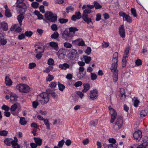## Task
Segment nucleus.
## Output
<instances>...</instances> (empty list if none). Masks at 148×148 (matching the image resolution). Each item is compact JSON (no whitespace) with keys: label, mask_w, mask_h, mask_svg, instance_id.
I'll return each instance as SVG.
<instances>
[{"label":"nucleus","mask_w":148,"mask_h":148,"mask_svg":"<svg viewBox=\"0 0 148 148\" xmlns=\"http://www.w3.org/2000/svg\"><path fill=\"white\" fill-rule=\"evenodd\" d=\"M46 92L48 94H51L53 97L55 98L58 97V95L56 94L55 92L50 89H47L46 90Z\"/></svg>","instance_id":"nucleus-18"},{"label":"nucleus","mask_w":148,"mask_h":148,"mask_svg":"<svg viewBox=\"0 0 148 148\" xmlns=\"http://www.w3.org/2000/svg\"><path fill=\"white\" fill-rule=\"evenodd\" d=\"M64 143V141L63 139H62L59 142L58 145L59 147H63Z\"/></svg>","instance_id":"nucleus-55"},{"label":"nucleus","mask_w":148,"mask_h":148,"mask_svg":"<svg viewBox=\"0 0 148 148\" xmlns=\"http://www.w3.org/2000/svg\"><path fill=\"white\" fill-rule=\"evenodd\" d=\"M86 72H78L77 74V77L79 79H80L83 78L85 75Z\"/></svg>","instance_id":"nucleus-21"},{"label":"nucleus","mask_w":148,"mask_h":148,"mask_svg":"<svg viewBox=\"0 0 148 148\" xmlns=\"http://www.w3.org/2000/svg\"><path fill=\"white\" fill-rule=\"evenodd\" d=\"M66 12L68 13L73 11L74 10V8L72 6H68L66 8Z\"/></svg>","instance_id":"nucleus-37"},{"label":"nucleus","mask_w":148,"mask_h":148,"mask_svg":"<svg viewBox=\"0 0 148 148\" xmlns=\"http://www.w3.org/2000/svg\"><path fill=\"white\" fill-rule=\"evenodd\" d=\"M148 145V143L147 141H146L139 145L137 148H146Z\"/></svg>","instance_id":"nucleus-31"},{"label":"nucleus","mask_w":148,"mask_h":148,"mask_svg":"<svg viewBox=\"0 0 148 148\" xmlns=\"http://www.w3.org/2000/svg\"><path fill=\"white\" fill-rule=\"evenodd\" d=\"M39 4L36 2H33L31 4V5L34 8H36L38 7Z\"/></svg>","instance_id":"nucleus-46"},{"label":"nucleus","mask_w":148,"mask_h":148,"mask_svg":"<svg viewBox=\"0 0 148 148\" xmlns=\"http://www.w3.org/2000/svg\"><path fill=\"white\" fill-rule=\"evenodd\" d=\"M35 15L37 16L38 19H42L43 18V16L40 14L39 11L35 10L34 12Z\"/></svg>","instance_id":"nucleus-28"},{"label":"nucleus","mask_w":148,"mask_h":148,"mask_svg":"<svg viewBox=\"0 0 148 148\" xmlns=\"http://www.w3.org/2000/svg\"><path fill=\"white\" fill-rule=\"evenodd\" d=\"M83 59L84 60L86 64H88L90 62L91 60V58L90 56H84Z\"/></svg>","instance_id":"nucleus-29"},{"label":"nucleus","mask_w":148,"mask_h":148,"mask_svg":"<svg viewBox=\"0 0 148 148\" xmlns=\"http://www.w3.org/2000/svg\"><path fill=\"white\" fill-rule=\"evenodd\" d=\"M2 109L5 111H8L10 110V107L5 105H3L1 107Z\"/></svg>","instance_id":"nucleus-61"},{"label":"nucleus","mask_w":148,"mask_h":148,"mask_svg":"<svg viewBox=\"0 0 148 148\" xmlns=\"http://www.w3.org/2000/svg\"><path fill=\"white\" fill-rule=\"evenodd\" d=\"M1 27L5 30H7L8 29V26L7 23L3 22L1 23Z\"/></svg>","instance_id":"nucleus-34"},{"label":"nucleus","mask_w":148,"mask_h":148,"mask_svg":"<svg viewBox=\"0 0 148 148\" xmlns=\"http://www.w3.org/2000/svg\"><path fill=\"white\" fill-rule=\"evenodd\" d=\"M118 54L117 52H115L113 55L112 58V62H118Z\"/></svg>","instance_id":"nucleus-30"},{"label":"nucleus","mask_w":148,"mask_h":148,"mask_svg":"<svg viewBox=\"0 0 148 148\" xmlns=\"http://www.w3.org/2000/svg\"><path fill=\"white\" fill-rule=\"evenodd\" d=\"M82 17L81 14L79 12H76L75 14L73 15L71 18V19L72 21H76L77 19H79Z\"/></svg>","instance_id":"nucleus-13"},{"label":"nucleus","mask_w":148,"mask_h":148,"mask_svg":"<svg viewBox=\"0 0 148 148\" xmlns=\"http://www.w3.org/2000/svg\"><path fill=\"white\" fill-rule=\"evenodd\" d=\"M91 79L94 80L96 79L97 78V75L96 74L93 73H91Z\"/></svg>","instance_id":"nucleus-56"},{"label":"nucleus","mask_w":148,"mask_h":148,"mask_svg":"<svg viewBox=\"0 0 148 148\" xmlns=\"http://www.w3.org/2000/svg\"><path fill=\"white\" fill-rule=\"evenodd\" d=\"M37 99L42 105L47 103L49 101L48 94L46 92L41 93L38 96Z\"/></svg>","instance_id":"nucleus-3"},{"label":"nucleus","mask_w":148,"mask_h":148,"mask_svg":"<svg viewBox=\"0 0 148 148\" xmlns=\"http://www.w3.org/2000/svg\"><path fill=\"white\" fill-rule=\"evenodd\" d=\"M17 139L16 138V141L13 142L12 147V148H20V145L17 143Z\"/></svg>","instance_id":"nucleus-35"},{"label":"nucleus","mask_w":148,"mask_h":148,"mask_svg":"<svg viewBox=\"0 0 148 148\" xmlns=\"http://www.w3.org/2000/svg\"><path fill=\"white\" fill-rule=\"evenodd\" d=\"M98 120H95L91 121L90 122V125L93 126H95L98 123Z\"/></svg>","instance_id":"nucleus-44"},{"label":"nucleus","mask_w":148,"mask_h":148,"mask_svg":"<svg viewBox=\"0 0 148 148\" xmlns=\"http://www.w3.org/2000/svg\"><path fill=\"white\" fill-rule=\"evenodd\" d=\"M8 134V132L6 130H1L0 131V135L4 136H6Z\"/></svg>","instance_id":"nucleus-47"},{"label":"nucleus","mask_w":148,"mask_h":148,"mask_svg":"<svg viewBox=\"0 0 148 148\" xmlns=\"http://www.w3.org/2000/svg\"><path fill=\"white\" fill-rule=\"evenodd\" d=\"M19 123L21 125H25L27 123V121L25 120L24 117H21L20 118Z\"/></svg>","instance_id":"nucleus-39"},{"label":"nucleus","mask_w":148,"mask_h":148,"mask_svg":"<svg viewBox=\"0 0 148 148\" xmlns=\"http://www.w3.org/2000/svg\"><path fill=\"white\" fill-rule=\"evenodd\" d=\"M49 45L50 47L53 48L56 51H57L59 49L58 44L57 42H51L49 43Z\"/></svg>","instance_id":"nucleus-16"},{"label":"nucleus","mask_w":148,"mask_h":148,"mask_svg":"<svg viewBox=\"0 0 148 148\" xmlns=\"http://www.w3.org/2000/svg\"><path fill=\"white\" fill-rule=\"evenodd\" d=\"M54 61L52 59L50 58L49 59L47 62V64L49 65H53L54 64Z\"/></svg>","instance_id":"nucleus-49"},{"label":"nucleus","mask_w":148,"mask_h":148,"mask_svg":"<svg viewBox=\"0 0 148 148\" xmlns=\"http://www.w3.org/2000/svg\"><path fill=\"white\" fill-rule=\"evenodd\" d=\"M73 36V34L72 33L66 30H65L63 32L62 36V38L66 40H70Z\"/></svg>","instance_id":"nucleus-9"},{"label":"nucleus","mask_w":148,"mask_h":148,"mask_svg":"<svg viewBox=\"0 0 148 148\" xmlns=\"http://www.w3.org/2000/svg\"><path fill=\"white\" fill-rule=\"evenodd\" d=\"M59 67L62 69L65 70L66 69L69 68V66L68 64L65 63L63 64H60L59 66Z\"/></svg>","instance_id":"nucleus-27"},{"label":"nucleus","mask_w":148,"mask_h":148,"mask_svg":"<svg viewBox=\"0 0 148 148\" xmlns=\"http://www.w3.org/2000/svg\"><path fill=\"white\" fill-rule=\"evenodd\" d=\"M110 110V113L111 116L110 122L113 123L116 121L115 123V125L118 126V129L121 128L122 126L123 120L122 118L120 116L117 115V114L115 110L112 108L108 107Z\"/></svg>","instance_id":"nucleus-1"},{"label":"nucleus","mask_w":148,"mask_h":148,"mask_svg":"<svg viewBox=\"0 0 148 148\" xmlns=\"http://www.w3.org/2000/svg\"><path fill=\"white\" fill-rule=\"evenodd\" d=\"M33 33L30 31H26L25 32V35L27 37H30L32 35Z\"/></svg>","instance_id":"nucleus-58"},{"label":"nucleus","mask_w":148,"mask_h":148,"mask_svg":"<svg viewBox=\"0 0 148 148\" xmlns=\"http://www.w3.org/2000/svg\"><path fill=\"white\" fill-rule=\"evenodd\" d=\"M117 62H113L110 67V69L113 73L112 77L113 81L114 82H116L118 80V71L117 69Z\"/></svg>","instance_id":"nucleus-4"},{"label":"nucleus","mask_w":148,"mask_h":148,"mask_svg":"<svg viewBox=\"0 0 148 148\" xmlns=\"http://www.w3.org/2000/svg\"><path fill=\"white\" fill-rule=\"evenodd\" d=\"M91 51V48L89 47H88L86 49L85 51V52L88 55H89Z\"/></svg>","instance_id":"nucleus-57"},{"label":"nucleus","mask_w":148,"mask_h":148,"mask_svg":"<svg viewBox=\"0 0 148 148\" xmlns=\"http://www.w3.org/2000/svg\"><path fill=\"white\" fill-rule=\"evenodd\" d=\"M53 69V67L49 66L46 69L44 70L43 71L44 72L48 73L50 71V69Z\"/></svg>","instance_id":"nucleus-63"},{"label":"nucleus","mask_w":148,"mask_h":148,"mask_svg":"<svg viewBox=\"0 0 148 148\" xmlns=\"http://www.w3.org/2000/svg\"><path fill=\"white\" fill-rule=\"evenodd\" d=\"M83 85L84 88L82 90V92H86L90 89V85L88 83L84 84Z\"/></svg>","instance_id":"nucleus-20"},{"label":"nucleus","mask_w":148,"mask_h":148,"mask_svg":"<svg viewBox=\"0 0 148 148\" xmlns=\"http://www.w3.org/2000/svg\"><path fill=\"white\" fill-rule=\"evenodd\" d=\"M80 41L79 42V43L78 44V45L79 46H85V45L84 42L83 41V40L81 39V40H80Z\"/></svg>","instance_id":"nucleus-62"},{"label":"nucleus","mask_w":148,"mask_h":148,"mask_svg":"<svg viewBox=\"0 0 148 148\" xmlns=\"http://www.w3.org/2000/svg\"><path fill=\"white\" fill-rule=\"evenodd\" d=\"M16 10L20 14H24L27 10V6L25 3L21 4H17L16 5Z\"/></svg>","instance_id":"nucleus-5"},{"label":"nucleus","mask_w":148,"mask_h":148,"mask_svg":"<svg viewBox=\"0 0 148 148\" xmlns=\"http://www.w3.org/2000/svg\"><path fill=\"white\" fill-rule=\"evenodd\" d=\"M68 56L70 60H74L78 57L77 50L73 49H71L69 53Z\"/></svg>","instance_id":"nucleus-8"},{"label":"nucleus","mask_w":148,"mask_h":148,"mask_svg":"<svg viewBox=\"0 0 148 148\" xmlns=\"http://www.w3.org/2000/svg\"><path fill=\"white\" fill-rule=\"evenodd\" d=\"M82 84V82L81 81H79L75 82L74 84V86L76 87H77L81 86Z\"/></svg>","instance_id":"nucleus-50"},{"label":"nucleus","mask_w":148,"mask_h":148,"mask_svg":"<svg viewBox=\"0 0 148 148\" xmlns=\"http://www.w3.org/2000/svg\"><path fill=\"white\" fill-rule=\"evenodd\" d=\"M7 43V40L5 38L3 35L1 33H0V45H4Z\"/></svg>","instance_id":"nucleus-15"},{"label":"nucleus","mask_w":148,"mask_h":148,"mask_svg":"<svg viewBox=\"0 0 148 148\" xmlns=\"http://www.w3.org/2000/svg\"><path fill=\"white\" fill-rule=\"evenodd\" d=\"M58 85L59 90L61 91H62L65 88L64 85L63 84H60L59 82L58 83Z\"/></svg>","instance_id":"nucleus-45"},{"label":"nucleus","mask_w":148,"mask_h":148,"mask_svg":"<svg viewBox=\"0 0 148 148\" xmlns=\"http://www.w3.org/2000/svg\"><path fill=\"white\" fill-rule=\"evenodd\" d=\"M59 34L57 32H55L51 36V37L52 38L56 39L58 37Z\"/></svg>","instance_id":"nucleus-43"},{"label":"nucleus","mask_w":148,"mask_h":148,"mask_svg":"<svg viewBox=\"0 0 148 148\" xmlns=\"http://www.w3.org/2000/svg\"><path fill=\"white\" fill-rule=\"evenodd\" d=\"M148 113V109L142 110L140 113V115L141 117H144Z\"/></svg>","instance_id":"nucleus-26"},{"label":"nucleus","mask_w":148,"mask_h":148,"mask_svg":"<svg viewBox=\"0 0 148 148\" xmlns=\"http://www.w3.org/2000/svg\"><path fill=\"white\" fill-rule=\"evenodd\" d=\"M98 92L96 89H94L90 91V97L92 100L95 99L98 96Z\"/></svg>","instance_id":"nucleus-10"},{"label":"nucleus","mask_w":148,"mask_h":148,"mask_svg":"<svg viewBox=\"0 0 148 148\" xmlns=\"http://www.w3.org/2000/svg\"><path fill=\"white\" fill-rule=\"evenodd\" d=\"M67 51V50L65 49L61 48L60 49L58 52V54H62L65 55Z\"/></svg>","instance_id":"nucleus-36"},{"label":"nucleus","mask_w":148,"mask_h":148,"mask_svg":"<svg viewBox=\"0 0 148 148\" xmlns=\"http://www.w3.org/2000/svg\"><path fill=\"white\" fill-rule=\"evenodd\" d=\"M23 15L24 14H20L17 16V20L21 26L22 24V22L24 18V16Z\"/></svg>","instance_id":"nucleus-17"},{"label":"nucleus","mask_w":148,"mask_h":148,"mask_svg":"<svg viewBox=\"0 0 148 148\" xmlns=\"http://www.w3.org/2000/svg\"><path fill=\"white\" fill-rule=\"evenodd\" d=\"M5 15L8 17H10L12 16V14L11 13L10 10H5Z\"/></svg>","instance_id":"nucleus-42"},{"label":"nucleus","mask_w":148,"mask_h":148,"mask_svg":"<svg viewBox=\"0 0 148 148\" xmlns=\"http://www.w3.org/2000/svg\"><path fill=\"white\" fill-rule=\"evenodd\" d=\"M16 137H14V140L11 138H7L4 140L5 143L8 146H10L11 144L12 145L13 143L16 140Z\"/></svg>","instance_id":"nucleus-14"},{"label":"nucleus","mask_w":148,"mask_h":148,"mask_svg":"<svg viewBox=\"0 0 148 148\" xmlns=\"http://www.w3.org/2000/svg\"><path fill=\"white\" fill-rule=\"evenodd\" d=\"M34 140L37 145L40 146L41 145L42 142V139L39 138H34Z\"/></svg>","instance_id":"nucleus-32"},{"label":"nucleus","mask_w":148,"mask_h":148,"mask_svg":"<svg viewBox=\"0 0 148 148\" xmlns=\"http://www.w3.org/2000/svg\"><path fill=\"white\" fill-rule=\"evenodd\" d=\"M94 5L96 9L100 8L101 7V6L96 1H94Z\"/></svg>","instance_id":"nucleus-51"},{"label":"nucleus","mask_w":148,"mask_h":148,"mask_svg":"<svg viewBox=\"0 0 148 148\" xmlns=\"http://www.w3.org/2000/svg\"><path fill=\"white\" fill-rule=\"evenodd\" d=\"M29 68L30 69H32L36 66V64L35 63H29Z\"/></svg>","instance_id":"nucleus-64"},{"label":"nucleus","mask_w":148,"mask_h":148,"mask_svg":"<svg viewBox=\"0 0 148 148\" xmlns=\"http://www.w3.org/2000/svg\"><path fill=\"white\" fill-rule=\"evenodd\" d=\"M35 50L37 53H42L44 51V49L42 47L38 45H36L35 46Z\"/></svg>","instance_id":"nucleus-19"},{"label":"nucleus","mask_w":148,"mask_h":148,"mask_svg":"<svg viewBox=\"0 0 148 148\" xmlns=\"http://www.w3.org/2000/svg\"><path fill=\"white\" fill-rule=\"evenodd\" d=\"M119 32L121 37L123 38H124L125 37V33L123 25H121L119 27Z\"/></svg>","instance_id":"nucleus-12"},{"label":"nucleus","mask_w":148,"mask_h":148,"mask_svg":"<svg viewBox=\"0 0 148 148\" xmlns=\"http://www.w3.org/2000/svg\"><path fill=\"white\" fill-rule=\"evenodd\" d=\"M133 137L137 141H139L142 137V132L140 130H138L135 132L133 134Z\"/></svg>","instance_id":"nucleus-11"},{"label":"nucleus","mask_w":148,"mask_h":148,"mask_svg":"<svg viewBox=\"0 0 148 148\" xmlns=\"http://www.w3.org/2000/svg\"><path fill=\"white\" fill-rule=\"evenodd\" d=\"M61 23H64L67 22L68 20L67 19L60 18L58 20Z\"/></svg>","instance_id":"nucleus-52"},{"label":"nucleus","mask_w":148,"mask_h":148,"mask_svg":"<svg viewBox=\"0 0 148 148\" xmlns=\"http://www.w3.org/2000/svg\"><path fill=\"white\" fill-rule=\"evenodd\" d=\"M16 88L21 92L26 93L30 90L29 86L23 84H20L16 86Z\"/></svg>","instance_id":"nucleus-6"},{"label":"nucleus","mask_w":148,"mask_h":148,"mask_svg":"<svg viewBox=\"0 0 148 148\" xmlns=\"http://www.w3.org/2000/svg\"><path fill=\"white\" fill-rule=\"evenodd\" d=\"M123 18V20L126 21L128 23H131L132 21V19L128 15L126 14L124 16Z\"/></svg>","instance_id":"nucleus-22"},{"label":"nucleus","mask_w":148,"mask_h":148,"mask_svg":"<svg viewBox=\"0 0 148 148\" xmlns=\"http://www.w3.org/2000/svg\"><path fill=\"white\" fill-rule=\"evenodd\" d=\"M18 106L16 103L13 105L11 107L10 110L11 113L12 112L14 111L17 108Z\"/></svg>","instance_id":"nucleus-40"},{"label":"nucleus","mask_w":148,"mask_h":148,"mask_svg":"<svg viewBox=\"0 0 148 148\" xmlns=\"http://www.w3.org/2000/svg\"><path fill=\"white\" fill-rule=\"evenodd\" d=\"M94 6L93 5H84L82 7L83 10H84L82 14V18L83 20L86 22L87 24L92 26L93 23L91 19L88 18V14H90L92 12L91 9L93 8Z\"/></svg>","instance_id":"nucleus-2"},{"label":"nucleus","mask_w":148,"mask_h":148,"mask_svg":"<svg viewBox=\"0 0 148 148\" xmlns=\"http://www.w3.org/2000/svg\"><path fill=\"white\" fill-rule=\"evenodd\" d=\"M109 46L108 43L104 41H103V43L102 45V47L103 48H106Z\"/></svg>","instance_id":"nucleus-60"},{"label":"nucleus","mask_w":148,"mask_h":148,"mask_svg":"<svg viewBox=\"0 0 148 148\" xmlns=\"http://www.w3.org/2000/svg\"><path fill=\"white\" fill-rule=\"evenodd\" d=\"M129 50V47L127 48L125 51L124 53V54L123 56V58H125L126 59H128V53Z\"/></svg>","instance_id":"nucleus-23"},{"label":"nucleus","mask_w":148,"mask_h":148,"mask_svg":"<svg viewBox=\"0 0 148 148\" xmlns=\"http://www.w3.org/2000/svg\"><path fill=\"white\" fill-rule=\"evenodd\" d=\"M108 148H117V145L116 144H111L107 145Z\"/></svg>","instance_id":"nucleus-53"},{"label":"nucleus","mask_w":148,"mask_h":148,"mask_svg":"<svg viewBox=\"0 0 148 148\" xmlns=\"http://www.w3.org/2000/svg\"><path fill=\"white\" fill-rule=\"evenodd\" d=\"M5 82L6 85L8 86H10L12 84V81L8 76H6L5 77Z\"/></svg>","instance_id":"nucleus-24"},{"label":"nucleus","mask_w":148,"mask_h":148,"mask_svg":"<svg viewBox=\"0 0 148 148\" xmlns=\"http://www.w3.org/2000/svg\"><path fill=\"white\" fill-rule=\"evenodd\" d=\"M69 32L72 33L73 36L75 34V32L78 31V29L76 27H71L69 28Z\"/></svg>","instance_id":"nucleus-25"},{"label":"nucleus","mask_w":148,"mask_h":148,"mask_svg":"<svg viewBox=\"0 0 148 148\" xmlns=\"http://www.w3.org/2000/svg\"><path fill=\"white\" fill-rule=\"evenodd\" d=\"M45 16L46 19L50 22H55L57 19V16H54L52 12L49 11L47 12Z\"/></svg>","instance_id":"nucleus-7"},{"label":"nucleus","mask_w":148,"mask_h":148,"mask_svg":"<svg viewBox=\"0 0 148 148\" xmlns=\"http://www.w3.org/2000/svg\"><path fill=\"white\" fill-rule=\"evenodd\" d=\"M63 45L66 48H71L72 47V45L71 43L67 42H64Z\"/></svg>","instance_id":"nucleus-48"},{"label":"nucleus","mask_w":148,"mask_h":148,"mask_svg":"<svg viewBox=\"0 0 148 148\" xmlns=\"http://www.w3.org/2000/svg\"><path fill=\"white\" fill-rule=\"evenodd\" d=\"M38 105L39 103L36 101H34L32 102V106L34 108H36Z\"/></svg>","instance_id":"nucleus-59"},{"label":"nucleus","mask_w":148,"mask_h":148,"mask_svg":"<svg viewBox=\"0 0 148 148\" xmlns=\"http://www.w3.org/2000/svg\"><path fill=\"white\" fill-rule=\"evenodd\" d=\"M53 79V75L49 74L48 76L47 77L46 80L47 81H50Z\"/></svg>","instance_id":"nucleus-54"},{"label":"nucleus","mask_w":148,"mask_h":148,"mask_svg":"<svg viewBox=\"0 0 148 148\" xmlns=\"http://www.w3.org/2000/svg\"><path fill=\"white\" fill-rule=\"evenodd\" d=\"M10 98L11 100H14L15 101L16 100V99L18 98V96L14 93L11 92L10 93Z\"/></svg>","instance_id":"nucleus-33"},{"label":"nucleus","mask_w":148,"mask_h":148,"mask_svg":"<svg viewBox=\"0 0 148 148\" xmlns=\"http://www.w3.org/2000/svg\"><path fill=\"white\" fill-rule=\"evenodd\" d=\"M133 101L134 102V106L136 107H137L139 102V101L135 97L133 99Z\"/></svg>","instance_id":"nucleus-41"},{"label":"nucleus","mask_w":148,"mask_h":148,"mask_svg":"<svg viewBox=\"0 0 148 148\" xmlns=\"http://www.w3.org/2000/svg\"><path fill=\"white\" fill-rule=\"evenodd\" d=\"M43 121L47 127V129L49 130L50 129V124L49 120L47 119H45Z\"/></svg>","instance_id":"nucleus-38"}]
</instances>
